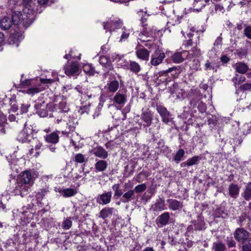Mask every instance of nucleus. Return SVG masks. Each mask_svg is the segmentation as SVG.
I'll return each instance as SVG.
<instances>
[{"instance_id": "nucleus-21", "label": "nucleus", "mask_w": 251, "mask_h": 251, "mask_svg": "<svg viewBox=\"0 0 251 251\" xmlns=\"http://www.w3.org/2000/svg\"><path fill=\"white\" fill-rule=\"evenodd\" d=\"M169 72L167 70L160 71L159 72L154 74V77L156 81V82L158 85L165 83L168 79V74Z\"/></svg>"}, {"instance_id": "nucleus-15", "label": "nucleus", "mask_w": 251, "mask_h": 251, "mask_svg": "<svg viewBox=\"0 0 251 251\" xmlns=\"http://www.w3.org/2000/svg\"><path fill=\"white\" fill-rule=\"evenodd\" d=\"M189 55V52L187 50L176 52L172 56V59L174 63H180L187 59Z\"/></svg>"}, {"instance_id": "nucleus-39", "label": "nucleus", "mask_w": 251, "mask_h": 251, "mask_svg": "<svg viewBox=\"0 0 251 251\" xmlns=\"http://www.w3.org/2000/svg\"><path fill=\"white\" fill-rule=\"evenodd\" d=\"M23 11L35 10L32 7V0H22Z\"/></svg>"}, {"instance_id": "nucleus-13", "label": "nucleus", "mask_w": 251, "mask_h": 251, "mask_svg": "<svg viewBox=\"0 0 251 251\" xmlns=\"http://www.w3.org/2000/svg\"><path fill=\"white\" fill-rule=\"evenodd\" d=\"M141 119L145 123V124L143 125L144 126H150L152 124L153 114L149 109L145 111L143 109L141 115Z\"/></svg>"}, {"instance_id": "nucleus-16", "label": "nucleus", "mask_w": 251, "mask_h": 251, "mask_svg": "<svg viewBox=\"0 0 251 251\" xmlns=\"http://www.w3.org/2000/svg\"><path fill=\"white\" fill-rule=\"evenodd\" d=\"M122 21L121 20L117 21L110 20L106 23H103V27L105 29H108L110 32L117 28L122 27Z\"/></svg>"}, {"instance_id": "nucleus-56", "label": "nucleus", "mask_w": 251, "mask_h": 251, "mask_svg": "<svg viewBox=\"0 0 251 251\" xmlns=\"http://www.w3.org/2000/svg\"><path fill=\"white\" fill-rule=\"evenodd\" d=\"M223 214H225L226 216H227V213L220 208H216L214 213V215L216 218L224 217Z\"/></svg>"}, {"instance_id": "nucleus-2", "label": "nucleus", "mask_w": 251, "mask_h": 251, "mask_svg": "<svg viewBox=\"0 0 251 251\" xmlns=\"http://www.w3.org/2000/svg\"><path fill=\"white\" fill-rule=\"evenodd\" d=\"M156 110L160 116L163 123L168 124L173 119L171 113L163 105L157 104Z\"/></svg>"}, {"instance_id": "nucleus-40", "label": "nucleus", "mask_w": 251, "mask_h": 251, "mask_svg": "<svg viewBox=\"0 0 251 251\" xmlns=\"http://www.w3.org/2000/svg\"><path fill=\"white\" fill-rule=\"evenodd\" d=\"M226 246L221 242H216L213 244L212 250L213 251H225Z\"/></svg>"}, {"instance_id": "nucleus-36", "label": "nucleus", "mask_w": 251, "mask_h": 251, "mask_svg": "<svg viewBox=\"0 0 251 251\" xmlns=\"http://www.w3.org/2000/svg\"><path fill=\"white\" fill-rule=\"evenodd\" d=\"M120 184H115L112 187L113 190L114 191V198L115 199H118L119 198H121L124 194L122 190L120 189Z\"/></svg>"}, {"instance_id": "nucleus-18", "label": "nucleus", "mask_w": 251, "mask_h": 251, "mask_svg": "<svg viewBox=\"0 0 251 251\" xmlns=\"http://www.w3.org/2000/svg\"><path fill=\"white\" fill-rule=\"evenodd\" d=\"M166 209L165 200L163 198H159L151 206V209L153 211L160 212Z\"/></svg>"}, {"instance_id": "nucleus-53", "label": "nucleus", "mask_w": 251, "mask_h": 251, "mask_svg": "<svg viewBox=\"0 0 251 251\" xmlns=\"http://www.w3.org/2000/svg\"><path fill=\"white\" fill-rule=\"evenodd\" d=\"M147 189V185L145 183L139 184L135 187L133 190L134 193H139L144 192Z\"/></svg>"}, {"instance_id": "nucleus-8", "label": "nucleus", "mask_w": 251, "mask_h": 251, "mask_svg": "<svg viewBox=\"0 0 251 251\" xmlns=\"http://www.w3.org/2000/svg\"><path fill=\"white\" fill-rule=\"evenodd\" d=\"M249 232L243 228H237L234 232V237L238 242H244L249 239Z\"/></svg>"}, {"instance_id": "nucleus-10", "label": "nucleus", "mask_w": 251, "mask_h": 251, "mask_svg": "<svg viewBox=\"0 0 251 251\" xmlns=\"http://www.w3.org/2000/svg\"><path fill=\"white\" fill-rule=\"evenodd\" d=\"M26 123L24 124V128L18 135V140L23 142H29L32 138L31 130L26 128Z\"/></svg>"}, {"instance_id": "nucleus-29", "label": "nucleus", "mask_w": 251, "mask_h": 251, "mask_svg": "<svg viewBox=\"0 0 251 251\" xmlns=\"http://www.w3.org/2000/svg\"><path fill=\"white\" fill-rule=\"evenodd\" d=\"M113 210L114 208L113 207H104L100 211L99 217L104 220L113 214Z\"/></svg>"}, {"instance_id": "nucleus-25", "label": "nucleus", "mask_w": 251, "mask_h": 251, "mask_svg": "<svg viewBox=\"0 0 251 251\" xmlns=\"http://www.w3.org/2000/svg\"><path fill=\"white\" fill-rule=\"evenodd\" d=\"M12 24L13 22L9 17L4 16L0 20V28L3 30L9 29Z\"/></svg>"}, {"instance_id": "nucleus-31", "label": "nucleus", "mask_w": 251, "mask_h": 251, "mask_svg": "<svg viewBox=\"0 0 251 251\" xmlns=\"http://www.w3.org/2000/svg\"><path fill=\"white\" fill-rule=\"evenodd\" d=\"M83 71L90 76L94 75L96 74H99V72L97 71L91 64H87L83 66Z\"/></svg>"}, {"instance_id": "nucleus-28", "label": "nucleus", "mask_w": 251, "mask_h": 251, "mask_svg": "<svg viewBox=\"0 0 251 251\" xmlns=\"http://www.w3.org/2000/svg\"><path fill=\"white\" fill-rule=\"evenodd\" d=\"M137 57L143 60H148L149 58L150 52L145 48H142L136 50Z\"/></svg>"}, {"instance_id": "nucleus-44", "label": "nucleus", "mask_w": 251, "mask_h": 251, "mask_svg": "<svg viewBox=\"0 0 251 251\" xmlns=\"http://www.w3.org/2000/svg\"><path fill=\"white\" fill-rule=\"evenodd\" d=\"M241 243L242 251H251V238Z\"/></svg>"}, {"instance_id": "nucleus-58", "label": "nucleus", "mask_w": 251, "mask_h": 251, "mask_svg": "<svg viewBox=\"0 0 251 251\" xmlns=\"http://www.w3.org/2000/svg\"><path fill=\"white\" fill-rule=\"evenodd\" d=\"M72 226V222L70 219L65 220L62 224V227L64 229H69Z\"/></svg>"}, {"instance_id": "nucleus-37", "label": "nucleus", "mask_w": 251, "mask_h": 251, "mask_svg": "<svg viewBox=\"0 0 251 251\" xmlns=\"http://www.w3.org/2000/svg\"><path fill=\"white\" fill-rule=\"evenodd\" d=\"M232 81L236 86L237 85H240L246 80V77L243 75L236 74L235 76L232 78Z\"/></svg>"}, {"instance_id": "nucleus-12", "label": "nucleus", "mask_w": 251, "mask_h": 251, "mask_svg": "<svg viewBox=\"0 0 251 251\" xmlns=\"http://www.w3.org/2000/svg\"><path fill=\"white\" fill-rule=\"evenodd\" d=\"M111 197V191L105 192L103 194L98 196L96 198V201L100 204L106 205L110 202Z\"/></svg>"}, {"instance_id": "nucleus-47", "label": "nucleus", "mask_w": 251, "mask_h": 251, "mask_svg": "<svg viewBox=\"0 0 251 251\" xmlns=\"http://www.w3.org/2000/svg\"><path fill=\"white\" fill-rule=\"evenodd\" d=\"M195 231H197V230L195 229L194 225L192 224V225L188 226L185 233V235L188 237H193L195 235L194 232Z\"/></svg>"}, {"instance_id": "nucleus-5", "label": "nucleus", "mask_w": 251, "mask_h": 251, "mask_svg": "<svg viewBox=\"0 0 251 251\" xmlns=\"http://www.w3.org/2000/svg\"><path fill=\"white\" fill-rule=\"evenodd\" d=\"M126 88L120 89L113 97V100L117 104L124 105L127 100Z\"/></svg>"}, {"instance_id": "nucleus-32", "label": "nucleus", "mask_w": 251, "mask_h": 251, "mask_svg": "<svg viewBox=\"0 0 251 251\" xmlns=\"http://www.w3.org/2000/svg\"><path fill=\"white\" fill-rule=\"evenodd\" d=\"M58 192L64 197H71L75 195L77 191L72 188H66L59 189Z\"/></svg>"}, {"instance_id": "nucleus-46", "label": "nucleus", "mask_w": 251, "mask_h": 251, "mask_svg": "<svg viewBox=\"0 0 251 251\" xmlns=\"http://www.w3.org/2000/svg\"><path fill=\"white\" fill-rule=\"evenodd\" d=\"M143 34L147 37H153L155 35L156 30L152 28H147L144 27L143 30Z\"/></svg>"}, {"instance_id": "nucleus-7", "label": "nucleus", "mask_w": 251, "mask_h": 251, "mask_svg": "<svg viewBox=\"0 0 251 251\" xmlns=\"http://www.w3.org/2000/svg\"><path fill=\"white\" fill-rule=\"evenodd\" d=\"M14 181L16 183L15 180ZM17 185L15 188L13 189V192L15 195H21L22 197H24L26 194L28 190L30 188L31 185L25 184L23 182H17Z\"/></svg>"}, {"instance_id": "nucleus-27", "label": "nucleus", "mask_w": 251, "mask_h": 251, "mask_svg": "<svg viewBox=\"0 0 251 251\" xmlns=\"http://www.w3.org/2000/svg\"><path fill=\"white\" fill-rule=\"evenodd\" d=\"M24 17L21 12L19 11H14L12 13L11 20L14 25H18L22 23V19Z\"/></svg>"}, {"instance_id": "nucleus-61", "label": "nucleus", "mask_w": 251, "mask_h": 251, "mask_svg": "<svg viewBox=\"0 0 251 251\" xmlns=\"http://www.w3.org/2000/svg\"><path fill=\"white\" fill-rule=\"evenodd\" d=\"M196 107H197L199 111L201 113L206 112V105L204 103L202 102L201 101L199 103V104Z\"/></svg>"}, {"instance_id": "nucleus-59", "label": "nucleus", "mask_w": 251, "mask_h": 251, "mask_svg": "<svg viewBox=\"0 0 251 251\" xmlns=\"http://www.w3.org/2000/svg\"><path fill=\"white\" fill-rule=\"evenodd\" d=\"M122 34L120 39V42H122L123 40L127 39L129 35V32L128 30L126 29L125 27L123 29Z\"/></svg>"}, {"instance_id": "nucleus-62", "label": "nucleus", "mask_w": 251, "mask_h": 251, "mask_svg": "<svg viewBox=\"0 0 251 251\" xmlns=\"http://www.w3.org/2000/svg\"><path fill=\"white\" fill-rule=\"evenodd\" d=\"M208 124L209 125L215 126L218 120L216 116L211 115V117H208Z\"/></svg>"}, {"instance_id": "nucleus-51", "label": "nucleus", "mask_w": 251, "mask_h": 251, "mask_svg": "<svg viewBox=\"0 0 251 251\" xmlns=\"http://www.w3.org/2000/svg\"><path fill=\"white\" fill-rule=\"evenodd\" d=\"M182 69H183V68L182 67H181L180 66H175V67L169 68L167 70V71L169 73L172 72L173 71H175V73L173 74L172 75H177L178 74H179L182 71Z\"/></svg>"}, {"instance_id": "nucleus-4", "label": "nucleus", "mask_w": 251, "mask_h": 251, "mask_svg": "<svg viewBox=\"0 0 251 251\" xmlns=\"http://www.w3.org/2000/svg\"><path fill=\"white\" fill-rule=\"evenodd\" d=\"M24 17L22 23L25 27H28L34 21L36 11L35 10L23 11Z\"/></svg>"}, {"instance_id": "nucleus-20", "label": "nucleus", "mask_w": 251, "mask_h": 251, "mask_svg": "<svg viewBox=\"0 0 251 251\" xmlns=\"http://www.w3.org/2000/svg\"><path fill=\"white\" fill-rule=\"evenodd\" d=\"M228 195L233 199H236L239 196L240 192V187L235 183H232L229 185Z\"/></svg>"}, {"instance_id": "nucleus-1", "label": "nucleus", "mask_w": 251, "mask_h": 251, "mask_svg": "<svg viewBox=\"0 0 251 251\" xmlns=\"http://www.w3.org/2000/svg\"><path fill=\"white\" fill-rule=\"evenodd\" d=\"M37 114L41 117H46L49 112H53L56 108V104L53 102L46 104L45 101L38 103L34 105Z\"/></svg>"}, {"instance_id": "nucleus-42", "label": "nucleus", "mask_w": 251, "mask_h": 251, "mask_svg": "<svg viewBox=\"0 0 251 251\" xmlns=\"http://www.w3.org/2000/svg\"><path fill=\"white\" fill-rule=\"evenodd\" d=\"M202 157L201 156H194L191 158H189L187 160V163L188 164V166H191L194 165L198 164L199 161L201 160Z\"/></svg>"}, {"instance_id": "nucleus-63", "label": "nucleus", "mask_w": 251, "mask_h": 251, "mask_svg": "<svg viewBox=\"0 0 251 251\" xmlns=\"http://www.w3.org/2000/svg\"><path fill=\"white\" fill-rule=\"evenodd\" d=\"M178 89V85L177 83H174L173 85L169 87V92L171 95H173L176 93Z\"/></svg>"}, {"instance_id": "nucleus-54", "label": "nucleus", "mask_w": 251, "mask_h": 251, "mask_svg": "<svg viewBox=\"0 0 251 251\" xmlns=\"http://www.w3.org/2000/svg\"><path fill=\"white\" fill-rule=\"evenodd\" d=\"M91 104L90 103H88L87 105H82L80 107L79 109L78 110V112L81 114H84V113H86L88 114L90 111V107Z\"/></svg>"}, {"instance_id": "nucleus-26", "label": "nucleus", "mask_w": 251, "mask_h": 251, "mask_svg": "<svg viewBox=\"0 0 251 251\" xmlns=\"http://www.w3.org/2000/svg\"><path fill=\"white\" fill-rule=\"evenodd\" d=\"M109 79L110 80L107 84V90L109 92L115 93L119 87V83L115 78L113 79L111 77L109 78Z\"/></svg>"}, {"instance_id": "nucleus-57", "label": "nucleus", "mask_w": 251, "mask_h": 251, "mask_svg": "<svg viewBox=\"0 0 251 251\" xmlns=\"http://www.w3.org/2000/svg\"><path fill=\"white\" fill-rule=\"evenodd\" d=\"M30 105L28 103H22L21 105L20 110V113L23 114L26 113L28 111V108L30 107Z\"/></svg>"}, {"instance_id": "nucleus-14", "label": "nucleus", "mask_w": 251, "mask_h": 251, "mask_svg": "<svg viewBox=\"0 0 251 251\" xmlns=\"http://www.w3.org/2000/svg\"><path fill=\"white\" fill-rule=\"evenodd\" d=\"M65 73L68 76H72L78 73L79 68L77 62H73L71 64L64 67Z\"/></svg>"}, {"instance_id": "nucleus-38", "label": "nucleus", "mask_w": 251, "mask_h": 251, "mask_svg": "<svg viewBox=\"0 0 251 251\" xmlns=\"http://www.w3.org/2000/svg\"><path fill=\"white\" fill-rule=\"evenodd\" d=\"M185 155V151L183 149H179L176 154L173 157V161L176 163H179Z\"/></svg>"}, {"instance_id": "nucleus-60", "label": "nucleus", "mask_w": 251, "mask_h": 251, "mask_svg": "<svg viewBox=\"0 0 251 251\" xmlns=\"http://www.w3.org/2000/svg\"><path fill=\"white\" fill-rule=\"evenodd\" d=\"M226 243L229 248L235 247L236 244L232 237H227L226 239Z\"/></svg>"}, {"instance_id": "nucleus-34", "label": "nucleus", "mask_w": 251, "mask_h": 251, "mask_svg": "<svg viewBox=\"0 0 251 251\" xmlns=\"http://www.w3.org/2000/svg\"><path fill=\"white\" fill-rule=\"evenodd\" d=\"M128 64L127 69H129L131 72L135 74H138L141 70V67L138 63L135 61H130Z\"/></svg>"}, {"instance_id": "nucleus-64", "label": "nucleus", "mask_w": 251, "mask_h": 251, "mask_svg": "<svg viewBox=\"0 0 251 251\" xmlns=\"http://www.w3.org/2000/svg\"><path fill=\"white\" fill-rule=\"evenodd\" d=\"M239 89L243 92L250 90L251 89V83H244L240 86Z\"/></svg>"}, {"instance_id": "nucleus-43", "label": "nucleus", "mask_w": 251, "mask_h": 251, "mask_svg": "<svg viewBox=\"0 0 251 251\" xmlns=\"http://www.w3.org/2000/svg\"><path fill=\"white\" fill-rule=\"evenodd\" d=\"M16 103V96L13 95L10 99L9 104L11 106L10 110L14 112H16L18 109V107Z\"/></svg>"}, {"instance_id": "nucleus-19", "label": "nucleus", "mask_w": 251, "mask_h": 251, "mask_svg": "<svg viewBox=\"0 0 251 251\" xmlns=\"http://www.w3.org/2000/svg\"><path fill=\"white\" fill-rule=\"evenodd\" d=\"M96 156L102 159H106L108 156V152L101 146L94 148L91 151Z\"/></svg>"}, {"instance_id": "nucleus-48", "label": "nucleus", "mask_w": 251, "mask_h": 251, "mask_svg": "<svg viewBox=\"0 0 251 251\" xmlns=\"http://www.w3.org/2000/svg\"><path fill=\"white\" fill-rule=\"evenodd\" d=\"M74 161L78 163H83L87 162V159H85L83 154L77 153L75 155Z\"/></svg>"}, {"instance_id": "nucleus-45", "label": "nucleus", "mask_w": 251, "mask_h": 251, "mask_svg": "<svg viewBox=\"0 0 251 251\" xmlns=\"http://www.w3.org/2000/svg\"><path fill=\"white\" fill-rule=\"evenodd\" d=\"M201 101V97L199 96H194L190 100V104L192 108L196 107L199 103Z\"/></svg>"}, {"instance_id": "nucleus-49", "label": "nucleus", "mask_w": 251, "mask_h": 251, "mask_svg": "<svg viewBox=\"0 0 251 251\" xmlns=\"http://www.w3.org/2000/svg\"><path fill=\"white\" fill-rule=\"evenodd\" d=\"M244 35L249 39L251 40V25L244 24Z\"/></svg>"}, {"instance_id": "nucleus-11", "label": "nucleus", "mask_w": 251, "mask_h": 251, "mask_svg": "<svg viewBox=\"0 0 251 251\" xmlns=\"http://www.w3.org/2000/svg\"><path fill=\"white\" fill-rule=\"evenodd\" d=\"M165 57V53L160 50L158 49L152 54L151 63L153 66H157L162 62Z\"/></svg>"}, {"instance_id": "nucleus-6", "label": "nucleus", "mask_w": 251, "mask_h": 251, "mask_svg": "<svg viewBox=\"0 0 251 251\" xmlns=\"http://www.w3.org/2000/svg\"><path fill=\"white\" fill-rule=\"evenodd\" d=\"M170 214L169 212H165L159 215L156 220V224L159 227H163L169 225L171 220Z\"/></svg>"}, {"instance_id": "nucleus-52", "label": "nucleus", "mask_w": 251, "mask_h": 251, "mask_svg": "<svg viewBox=\"0 0 251 251\" xmlns=\"http://www.w3.org/2000/svg\"><path fill=\"white\" fill-rule=\"evenodd\" d=\"M58 107L61 112H67L70 109L66 102L64 101L59 102Z\"/></svg>"}, {"instance_id": "nucleus-23", "label": "nucleus", "mask_w": 251, "mask_h": 251, "mask_svg": "<svg viewBox=\"0 0 251 251\" xmlns=\"http://www.w3.org/2000/svg\"><path fill=\"white\" fill-rule=\"evenodd\" d=\"M191 223L194 225L195 229L197 231L204 230L206 228L205 223L203 217L198 216L197 219L192 221Z\"/></svg>"}, {"instance_id": "nucleus-3", "label": "nucleus", "mask_w": 251, "mask_h": 251, "mask_svg": "<svg viewBox=\"0 0 251 251\" xmlns=\"http://www.w3.org/2000/svg\"><path fill=\"white\" fill-rule=\"evenodd\" d=\"M99 62L105 69L106 71V74L111 76L113 75L114 76V75L111 72V71L114 70V67L109 57L104 55H101L99 58Z\"/></svg>"}, {"instance_id": "nucleus-55", "label": "nucleus", "mask_w": 251, "mask_h": 251, "mask_svg": "<svg viewBox=\"0 0 251 251\" xmlns=\"http://www.w3.org/2000/svg\"><path fill=\"white\" fill-rule=\"evenodd\" d=\"M247 50L245 48H240L236 50L235 53L240 58H242L244 56H246L248 54Z\"/></svg>"}, {"instance_id": "nucleus-41", "label": "nucleus", "mask_w": 251, "mask_h": 251, "mask_svg": "<svg viewBox=\"0 0 251 251\" xmlns=\"http://www.w3.org/2000/svg\"><path fill=\"white\" fill-rule=\"evenodd\" d=\"M150 176V173L143 170L137 175L136 177V180L137 182H141L143 179L147 178Z\"/></svg>"}, {"instance_id": "nucleus-33", "label": "nucleus", "mask_w": 251, "mask_h": 251, "mask_svg": "<svg viewBox=\"0 0 251 251\" xmlns=\"http://www.w3.org/2000/svg\"><path fill=\"white\" fill-rule=\"evenodd\" d=\"M108 166L107 162L104 159L98 160L95 164V168L99 172H103L105 170Z\"/></svg>"}, {"instance_id": "nucleus-24", "label": "nucleus", "mask_w": 251, "mask_h": 251, "mask_svg": "<svg viewBox=\"0 0 251 251\" xmlns=\"http://www.w3.org/2000/svg\"><path fill=\"white\" fill-rule=\"evenodd\" d=\"M135 198L134 191L132 189H130L124 193L120 200L122 202L126 203L134 200Z\"/></svg>"}, {"instance_id": "nucleus-35", "label": "nucleus", "mask_w": 251, "mask_h": 251, "mask_svg": "<svg viewBox=\"0 0 251 251\" xmlns=\"http://www.w3.org/2000/svg\"><path fill=\"white\" fill-rule=\"evenodd\" d=\"M242 196L246 201H250L251 199V182L248 183L246 185Z\"/></svg>"}, {"instance_id": "nucleus-9", "label": "nucleus", "mask_w": 251, "mask_h": 251, "mask_svg": "<svg viewBox=\"0 0 251 251\" xmlns=\"http://www.w3.org/2000/svg\"><path fill=\"white\" fill-rule=\"evenodd\" d=\"M34 179L32 176L31 173L28 171H25L22 172L18 176L17 182H23L25 184L32 185Z\"/></svg>"}, {"instance_id": "nucleus-50", "label": "nucleus", "mask_w": 251, "mask_h": 251, "mask_svg": "<svg viewBox=\"0 0 251 251\" xmlns=\"http://www.w3.org/2000/svg\"><path fill=\"white\" fill-rule=\"evenodd\" d=\"M49 192V190L46 189H42L40 190L39 192H38L35 197L37 200L38 201H41L44 197L45 196V195Z\"/></svg>"}, {"instance_id": "nucleus-22", "label": "nucleus", "mask_w": 251, "mask_h": 251, "mask_svg": "<svg viewBox=\"0 0 251 251\" xmlns=\"http://www.w3.org/2000/svg\"><path fill=\"white\" fill-rule=\"evenodd\" d=\"M59 133H60V131L57 130L51 133L48 134L44 136V139L45 141L49 143L55 144L59 141Z\"/></svg>"}, {"instance_id": "nucleus-30", "label": "nucleus", "mask_w": 251, "mask_h": 251, "mask_svg": "<svg viewBox=\"0 0 251 251\" xmlns=\"http://www.w3.org/2000/svg\"><path fill=\"white\" fill-rule=\"evenodd\" d=\"M249 68L247 64L244 62H238L236 64L235 71L236 72L241 74H246L249 70Z\"/></svg>"}, {"instance_id": "nucleus-17", "label": "nucleus", "mask_w": 251, "mask_h": 251, "mask_svg": "<svg viewBox=\"0 0 251 251\" xmlns=\"http://www.w3.org/2000/svg\"><path fill=\"white\" fill-rule=\"evenodd\" d=\"M168 208L173 211H179L183 206V202L176 199H169L167 200Z\"/></svg>"}]
</instances>
